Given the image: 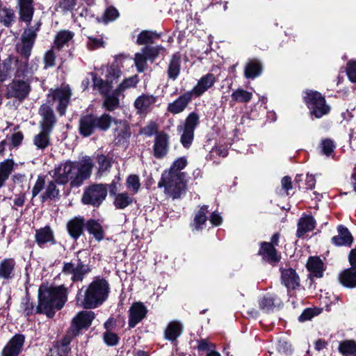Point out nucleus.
Wrapping results in <instances>:
<instances>
[{
    "instance_id": "1",
    "label": "nucleus",
    "mask_w": 356,
    "mask_h": 356,
    "mask_svg": "<svg viewBox=\"0 0 356 356\" xmlns=\"http://www.w3.org/2000/svg\"><path fill=\"white\" fill-rule=\"evenodd\" d=\"M186 172L172 174L163 172L158 182V188H164L165 195L172 198L180 199L187 191Z\"/></svg>"
},
{
    "instance_id": "2",
    "label": "nucleus",
    "mask_w": 356,
    "mask_h": 356,
    "mask_svg": "<svg viewBox=\"0 0 356 356\" xmlns=\"http://www.w3.org/2000/svg\"><path fill=\"white\" fill-rule=\"evenodd\" d=\"M65 291H38V305L36 312L44 313L48 317L54 315V309H60L65 301Z\"/></svg>"
},
{
    "instance_id": "3",
    "label": "nucleus",
    "mask_w": 356,
    "mask_h": 356,
    "mask_svg": "<svg viewBox=\"0 0 356 356\" xmlns=\"http://www.w3.org/2000/svg\"><path fill=\"white\" fill-rule=\"evenodd\" d=\"M92 80V88L99 94H106L112 90L114 83H117L122 74L117 59L106 67L105 79L99 76L95 72H90Z\"/></svg>"
},
{
    "instance_id": "4",
    "label": "nucleus",
    "mask_w": 356,
    "mask_h": 356,
    "mask_svg": "<svg viewBox=\"0 0 356 356\" xmlns=\"http://www.w3.org/2000/svg\"><path fill=\"white\" fill-rule=\"evenodd\" d=\"M92 271L90 259L88 256H83L82 252H76V256L70 262H64L62 272L66 275H71L73 282H82L84 277Z\"/></svg>"
},
{
    "instance_id": "5",
    "label": "nucleus",
    "mask_w": 356,
    "mask_h": 356,
    "mask_svg": "<svg viewBox=\"0 0 356 356\" xmlns=\"http://www.w3.org/2000/svg\"><path fill=\"white\" fill-rule=\"evenodd\" d=\"M303 102L312 118L320 119L328 115L331 111V107L327 104L325 97L316 90H306L303 96Z\"/></svg>"
},
{
    "instance_id": "6",
    "label": "nucleus",
    "mask_w": 356,
    "mask_h": 356,
    "mask_svg": "<svg viewBox=\"0 0 356 356\" xmlns=\"http://www.w3.org/2000/svg\"><path fill=\"white\" fill-rule=\"evenodd\" d=\"M37 33L33 31V27L25 30L22 35V47L18 50L20 54L21 60L19 67L16 70L15 77H21L27 72L29 67V60L31 54L33 47L37 38Z\"/></svg>"
},
{
    "instance_id": "7",
    "label": "nucleus",
    "mask_w": 356,
    "mask_h": 356,
    "mask_svg": "<svg viewBox=\"0 0 356 356\" xmlns=\"http://www.w3.org/2000/svg\"><path fill=\"white\" fill-rule=\"evenodd\" d=\"M108 194L107 184H92L84 188L81 203L84 205L99 208Z\"/></svg>"
},
{
    "instance_id": "8",
    "label": "nucleus",
    "mask_w": 356,
    "mask_h": 356,
    "mask_svg": "<svg viewBox=\"0 0 356 356\" xmlns=\"http://www.w3.org/2000/svg\"><path fill=\"white\" fill-rule=\"evenodd\" d=\"M108 291H79L76 295L77 305L86 309L95 308L107 297Z\"/></svg>"
},
{
    "instance_id": "9",
    "label": "nucleus",
    "mask_w": 356,
    "mask_h": 356,
    "mask_svg": "<svg viewBox=\"0 0 356 356\" xmlns=\"http://www.w3.org/2000/svg\"><path fill=\"white\" fill-rule=\"evenodd\" d=\"M77 168V162L67 160L60 163L54 170L53 178L58 185H65L70 182L75 177V170Z\"/></svg>"
},
{
    "instance_id": "10",
    "label": "nucleus",
    "mask_w": 356,
    "mask_h": 356,
    "mask_svg": "<svg viewBox=\"0 0 356 356\" xmlns=\"http://www.w3.org/2000/svg\"><path fill=\"white\" fill-rule=\"evenodd\" d=\"M72 95L69 85L49 90L48 97H51L53 101L58 102L56 110L60 116L65 115Z\"/></svg>"
},
{
    "instance_id": "11",
    "label": "nucleus",
    "mask_w": 356,
    "mask_h": 356,
    "mask_svg": "<svg viewBox=\"0 0 356 356\" xmlns=\"http://www.w3.org/2000/svg\"><path fill=\"white\" fill-rule=\"evenodd\" d=\"M94 318L95 313L92 311H82L79 312L72 321L69 333L71 334L72 337L77 336L81 330L88 328L90 326Z\"/></svg>"
},
{
    "instance_id": "12",
    "label": "nucleus",
    "mask_w": 356,
    "mask_h": 356,
    "mask_svg": "<svg viewBox=\"0 0 356 356\" xmlns=\"http://www.w3.org/2000/svg\"><path fill=\"white\" fill-rule=\"evenodd\" d=\"M31 90V87L28 82L14 79L8 87L7 97H14L22 102L28 98Z\"/></svg>"
},
{
    "instance_id": "13",
    "label": "nucleus",
    "mask_w": 356,
    "mask_h": 356,
    "mask_svg": "<svg viewBox=\"0 0 356 356\" xmlns=\"http://www.w3.org/2000/svg\"><path fill=\"white\" fill-rule=\"evenodd\" d=\"M257 254L261 257L262 261L275 266L281 260V255L277 250L267 241L259 243Z\"/></svg>"
},
{
    "instance_id": "14",
    "label": "nucleus",
    "mask_w": 356,
    "mask_h": 356,
    "mask_svg": "<svg viewBox=\"0 0 356 356\" xmlns=\"http://www.w3.org/2000/svg\"><path fill=\"white\" fill-rule=\"evenodd\" d=\"M93 164L90 158L82 161L80 165L77 163V168L75 170V177L70 182L72 188L80 186L83 182L88 179L92 173Z\"/></svg>"
},
{
    "instance_id": "15",
    "label": "nucleus",
    "mask_w": 356,
    "mask_h": 356,
    "mask_svg": "<svg viewBox=\"0 0 356 356\" xmlns=\"http://www.w3.org/2000/svg\"><path fill=\"white\" fill-rule=\"evenodd\" d=\"M35 242L40 248H45L49 245H54L57 241L54 232L49 225H46L35 230Z\"/></svg>"
},
{
    "instance_id": "16",
    "label": "nucleus",
    "mask_w": 356,
    "mask_h": 356,
    "mask_svg": "<svg viewBox=\"0 0 356 356\" xmlns=\"http://www.w3.org/2000/svg\"><path fill=\"white\" fill-rule=\"evenodd\" d=\"M113 123L116 125V128L114 129L115 145H122L128 143L131 133L130 126L127 121L115 118Z\"/></svg>"
},
{
    "instance_id": "17",
    "label": "nucleus",
    "mask_w": 356,
    "mask_h": 356,
    "mask_svg": "<svg viewBox=\"0 0 356 356\" xmlns=\"http://www.w3.org/2000/svg\"><path fill=\"white\" fill-rule=\"evenodd\" d=\"M193 97L192 92L190 90L179 95L172 102L168 104L167 111L172 115H177L182 113L188 107Z\"/></svg>"
},
{
    "instance_id": "18",
    "label": "nucleus",
    "mask_w": 356,
    "mask_h": 356,
    "mask_svg": "<svg viewBox=\"0 0 356 356\" xmlns=\"http://www.w3.org/2000/svg\"><path fill=\"white\" fill-rule=\"evenodd\" d=\"M169 136L164 131L157 134L153 145V154L156 159H163L169 152Z\"/></svg>"
},
{
    "instance_id": "19",
    "label": "nucleus",
    "mask_w": 356,
    "mask_h": 356,
    "mask_svg": "<svg viewBox=\"0 0 356 356\" xmlns=\"http://www.w3.org/2000/svg\"><path fill=\"white\" fill-rule=\"evenodd\" d=\"M39 114L42 116L40 126L42 130L52 132L56 123V118L53 109L48 105L43 104L39 108Z\"/></svg>"
},
{
    "instance_id": "20",
    "label": "nucleus",
    "mask_w": 356,
    "mask_h": 356,
    "mask_svg": "<svg viewBox=\"0 0 356 356\" xmlns=\"http://www.w3.org/2000/svg\"><path fill=\"white\" fill-rule=\"evenodd\" d=\"M216 81L217 78L213 73H207L198 80L197 85L190 91L192 92L193 96L200 97L211 88Z\"/></svg>"
},
{
    "instance_id": "21",
    "label": "nucleus",
    "mask_w": 356,
    "mask_h": 356,
    "mask_svg": "<svg viewBox=\"0 0 356 356\" xmlns=\"http://www.w3.org/2000/svg\"><path fill=\"white\" fill-rule=\"evenodd\" d=\"M90 113L93 122L95 134L97 131H107L111 127L113 122L115 120V118L107 113H103L99 115L93 113Z\"/></svg>"
},
{
    "instance_id": "22",
    "label": "nucleus",
    "mask_w": 356,
    "mask_h": 356,
    "mask_svg": "<svg viewBox=\"0 0 356 356\" xmlns=\"http://www.w3.org/2000/svg\"><path fill=\"white\" fill-rule=\"evenodd\" d=\"M24 343L22 334L15 335L1 351V356H18Z\"/></svg>"
},
{
    "instance_id": "23",
    "label": "nucleus",
    "mask_w": 356,
    "mask_h": 356,
    "mask_svg": "<svg viewBox=\"0 0 356 356\" xmlns=\"http://www.w3.org/2000/svg\"><path fill=\"white\" fill-rule=\"evenodd\" d=\"M66 227L70 237L76 241L86 228L85 219L81 216L74 217L67 222Z\"/></svg>"
},
{
    "instance_id": "24",
    "label": "nucleus",
    "mask_w": 356,
    "mask_h": 356,
    "mask_svg": "<svg viewBox=\"0 0 356 356\" xmlns=\"http://www.w3.org/2000/svg\"><path fill=\"white\" fill-rule=\"evenodd\" d=\"M337 232L338 235L331 238L332 243L336 246H351L354 238L349 229L343 225H339Z\"/></svg>"
},
{
    "instance_id": "25",
    "label": "nucleus",
    "mask_w": 356,
    "mask_h": 356,
    "mask_svg": "<svg viewBox=\"0 0 356 356\" xmlns=\"http://www.w3.org/2000/svg\"><path fill=\"white\" fill-rule=\"evenodd\" d=\"M78 131L83 138H88L95 134L90 113L81 115L78 122Z\"/></svg>"
},
{
    "instance_id": "26",
    "label": "nucleus",
    "mask_w": 356,
    "mask_h": 356,
    "mask_svg": "<svg viewBox=\"0 0 356 356\" xmlns=\"http://www.w3.org/2000/svg\"><path fill=\"white\" fill-rule=\"evenodd\" d=\"M147 310L141 302H135L129 309V326L134 327L146 316Z\"/></svg>"
},
{
    "instance_id": "27",
    "label": "nucleus",
    "mask_w": 356,
    "mask_h": 356,
    "mask_svg": "<svg viewBox=\"0 0 356 356\" xmlns=\"http://www.w3.org/2000/svg\"><path fill=\"white\" fill-rule=\"evenodd\" d=\"M181 63V54L179 51L174 53L170 59L167 68L168 79L175 81L180 74Z\"/></svg>"
},
{
    "instance_id": "28",
    "label": "nucleus",
    "mask_w": 356,
    "mask_h": 356,
    "mask_svg": "<svg viewBox=\"0 0 356 356\" xmlns=\"http://www.w3.org/2000/svg\"><path fill=\"white\" fill-rule=\"evenodd\" d=\"M297 226L296 235L298 238H302L306 233L315 229L316 220L312 215H305L299 219Z\"/></svg>"
},
{
    "instance_id": "29",
    "label": "nucleus",
    "mask_w": 356,
    "mask_h": 356,
    "mask_svg": "<svg viewBox=\"0 0 356 356\" xmlns=\"http://www.w3.org/2000/svg\"><path fill=\"white\" fill-rule=\"evenodd\" d=\"M282 283L287 289H296L299 286L300 278L295 269H284L281 272Z\"/></svg>"
},
{
    "instance_id": "30",
    "label": "nucleus",
    "mask_w": 356,
    "mask_h": 356,
    "mask_svg": "<svg viewBox=\"0 0 356 356\" xmlns=\"http://www.w3.org/2000/svg\"><path fill=\"white\" fill-rule=\"evenodd\" d=\"M306 268L310 275L316 277L320 278L323 275L324 264L319 257L310 256L307 259Z\"/></svg>"
},
{
    "instance_id": "31",
    "label": "nucleus",
    "mask_w": 356,
    "mask_h": 356,
    "mask_svg": "<svg viewBox=\"0 0 356 356\" xmlns=\"http://www.w3.org/2000/svg\"><path fill=\"white\" fill-rule=\"evenodd\" d=\"M16 262L13 258H5L0 262V278L10 280L15 276Z\"/></svg>"
},
{
    "instance_id": "32",
    "label": "nucleus",
    "mask_w": 356,
    "mask_h": 356,
    "mask_svg": "<svg viewBox=\"0 0 356 356\" xmlns=\"http://www.w3.org/2000/svg\"><path fill=\"white\" fill-rule=\"evenodd\" d=\"M86 229L97 241H101L105 237V232L99 220L90 218L86 222Z\"/></svg>"
},
{
    "instance_id": "33",
    "label": "nucleus",
    "mask_w": 356,
    "mask_h": 356,
    "mask_svg": "<svg viewBox=\"0 0 356 356\" xmlns=\"http://www.w3.org/2000/svg\"><path fill=\"white\" fill-rule=\"evenodd\" d=\"M263 70L261 62L256 58L249 60L244 68V76L246 79H254L261 75Z\"/></svg>"
},
{
    "instance_id": "34",
    "label": "nucleus",
    "mask_w": 356,
    "mask_h": 356,
    "mask_svg": "<svg viewBox=\"0 0 356 356\" xmlns=\"http://www.w3.org/2000/svg\"><path fill=\"white\" fill-rule=\"evenodd\" d=\"M209 212V206L203 205L200 209L195 213L193 221L191 222L190 227L192 231H200L203 229V226L205 225L208 217L207 214Z\"/></svg>"
},
{
    "instance_id": "35",
    "label": "nucleus",
    "mask_w": 356,
    "mask_h": 356,
    "mask_svg": "<svg viewBox=\"0 0 356 356\" xmlns=\"http://www.w3.org/2000/svg\"><path fill=\"white\" fill-rule=\"evenodd\" d=\"M258 302L259 308L266 312L273 310L275 307H279L282 304V301L279 298L270 294L261 298Z\"/></svg>"
},
{
    "instance_id": "36",
    "label": "nucleus",
    "mask_w": 356,
    "mask_h": 356,
    "mask_svg": "<svg viewBox=\"0 0 356 356\" xmlns=\"http://www.w3.org/2000/svg\"><path fill=\"white\" fill-rule=\"evenodd\" d=\"M341 284L348 288L356 287V269L350 267L339 274Z\"/></svg>"
},
{
    "instance_id": "37",
    "label": "nucleus",
    "mask_w": 356,
    "mask_h": 356,
    "mask_svg": "<svg viewBox=\"0 0 356 356\" xmlns=\"http://www.w3.org/2000/svg\"><path fill=\"white\" fill-rule=\"evenodd\" d=\"M74 36V33L69 30L58 31L55 37L54 48L60 51L64 45L70 41Z\"/></svg>"
},
{
    "instance_id": "38",
    "label": "nucleus",
    "mask_w": 356,
    "mask_h": 356,
    "mask_svg": "<svg viewBox=\"0 0 356 356\" xmlns=\"http://www.w3.org/2000/svg\"><path fill=\"white\" fill-rule=\"evenodd\" d=\"M51 134L50 131L41 129L40 133L34 136L33 144L38 149H45L51 145Z\"/></svg>"
},
{
    "instance_id": "39",
    "label": "nucleus",
    "mask_w": 356,
    "mask_h": 356,
    "mask_svg": "<svg viewBox=\"0 0 356 356\" xmlns=\"http://www.w3.org/2000/svg\"><path fill=\"white\" fill-rule=\"evenodd\" d=\"M14 164L13 159H6L0 163V188L5 185L13 170Z\"/></svg>"
},
{
    "instance_id": "40",
    "label": "nucleus",
    "mask_w": 356,
    "mask_h": 356,
    "mask_svg": "<svg viewBox=\"0 0 356 356\" xmlns=\"http://www.w3.org/2000/svg\"><path fill=\"white\" fill-rule=\"evenodd\" d=\"M156 99L157 97L154 95L143 94L135 100L134 106L140 111H145Z\"/></svg>"
},
{
    "instance_id": "41",
    "label": "nucleus",
    "mask_w": 356,
    "mask_h": 356,
    "mask_svg": "<svg viewBox=\"0 0 356 356\" xmlns=\"http://www.w3.org/2000/svg\"><path fill=\"white\" fill-rule=\"evenodd\" d=\"M160 38V33H157L156 31L145 30L142 31L138 35L136 43L140 45H147L148 44H153L155 40L159 39Z\"/></svg>"
},
{
    "instance_id": "42",
    "label": "nucleus",
    "mask_w": 356,
    "mask_h": 356,
    "mask_svg": "<svg viewBox=\"0 0 356 356\" xmlns=\"http://www.w3.org/2000/svg\"><path fill=\"white\" fill-rule=\"evenodd\" d=\"M166 49L162 45L155 47L146 45L142 49V52L146 56L147 60L154 63L161 53L165 52Z\"/></svg>"
},
{
    "instance_id": "43",
    "label": "nucleus",
    "mask_w": 356,
    "mask_h": 356,
    "mask_svg": "<svg viewBox=\"0 0 356 356\" xmlns=\"http://www.w3.org/2000/svg\"><path fill=\"white\" fill-rule=\"evenodd\" d=\"M181 332V324L177 321H172L168 324L165 330V336L167 339L174 341L180 336Z\"/></svg>"
},
{
    "instance_id": "44",
    "label": "nucleus",
    "mask_w": 356,
    "mask_h": 356,
    "mask_svg": "<svg viewBox=\"0 0 356 356\" xmlns=\"http://www.w3.org/2000/svg\"><path fill=\"white\" fill-rule=\"evenodd\" d=\"M1 12L3 15L0 13V22L6 28H10L15 22L16 16L15 11L11 8L4 6L1 8Z\"/></svg>"
},
{
    "instance_id": "45",
    "label": "nucleus",
    "mask_w": 356,
    "mask_h": 356,
    "mask_svg": "<svg viewBox=\"0 0 356 356\" xmlns=\"http://www.w3.org/2000/svg\"><path fill=\"white\" fill-rule=\"evenodd\" d=\"M133 202L134 198L127 193H119L114 197L113 205L117 209H124L131 205Z\"/></svg>"
},
{
    "instance_id": "46",
    "label": "nucleus",
    "mask_w": 356,
    "mask_h": 356,
    "mask_svg": "<svg viewBox=\"0 0 356 356\" xmlns=\"http://www.w3.org/2000/svg\"><path fill=\"white\" fill-rule=\"evenodd\" d=\"M103 97V107L106 111H113L120 107V98L111 96L110 92L100 94Z\"/></svg>"
},
{
    "instance_id": "47",
    "label": "nucleus",
    "mask_w": 356,
    "mask_h": 356,
    "mask_svg": "<svg viewBox=\"0 0 356 356\" xmlns=\"http://www.w3.org/2000/svg\"><path fill=\"white\" fill-rule=\"evenodd\" d=\"M231 98L235 102L248 103L252 99V93L243 88H238L232 93Z\"/></svg>"
},
{
    "instance_id": "48",
    "label": "nucleus",
    "mask_w": 356,
    "mask_h": 356,
    "mask_svg": "<svg viewBox=\"0 0 356 356\" xmlns=\"http://www.w3.org/2000/svg\"><path fill=\"white\" fill-rule=\"evenodd\" d=\"M188 164V161L186 156H181L175 159L171 164L169 169L165 170L163 172H166L172 174L182 173L181 170L184 169Z\"/></svg>"
},
{
    "instance_id": "49",
    "label": "nucleus",
    "mask_w": 356,
    "mask_h": 356,
    "mask_svg": "<svg viewBox=\"0 0 356 356\" xmlns=\"http://www.w3.org/2000/svg\"><path fill=\"white\" fill-rule=\"evenodd\" d=\"M34 11V6H19V20L29 24L33 19Z\"/></svg>"
},
{
    "instance_id": "50",
    "label": "nucleus",
    "mask_w": 356,
    "mask_h": 356,
    "mask_svg": "<svg viewBox=\"0 0 356 356\" xmlns=\"http://www.w3.org/2000/svg\"><path fill=\"white\" fill-rule=\"evenodd\" d=\"M339 352L346 356L356 355V342L353 340H346L340 343Z\"/></svg>"
},
{
    "instance_id": "51",
    "label": "nucleus",
    "mask_w": 356,
    "mask_h": 356,
    "mask_svg": "<svg viewBox=\"0 0 356 356\" xmlns=\"http://www.w3.org/2000/svg\"><path fill=\"white\" fill-rule=\"evenodd\" d=\"M199 122L198 114L195 112H191L186 117L183 129L195 131Z\"/></svg>"
},
{
    "instance_id": "52",
    "label": "nucleus",
    "mask_w": 356,
    "mask_h": 356,
    "mask_svg": "<svg viewBox=\"0 0 356 356\" xmlns=\"http://www.w3.org/2000/svg\"><path fill=\"white\" fill-rule=\"evenodd\" d=\"M126 186L131 189L134 194L137 193L140 188L139 177L137 175H130L126 180Z\"/></svg>"
},
{
    "instance_id": "53",
    "label": "nucleus",
    "mask_w": 356,
    "mask_h": 356,
    "mask_svg": "<svg viewBox=\"0 0 356 356\" xmlns=\"http://www.w3.org/2000/svg\"><path fill=\"white\" fill-rule=\"evenodd\" d=\"M86 289H109V284L103 277L96 276Z\"/></svg>"
},
{
    "instance_id": "54",
    "label": "nucleus",
    "mask_w": 356,
    "mask_h": 356,
    "mask_svg": "<svg viewBox=\"0 0 356 356\" xmlns=\"http://www.w3.org/2000/svg\"><path fill=\"white\" fill-rule=\"evenodd\" d=\"M321 153L329 156L334 152L336 145L332 139L325 138L321 142Z\"/></svg>"
},
{
    "instance_id": "55",
    "label": "nucleus",
    "mask_w": 356,
    "mask_h": 356,
    "mask_svg": "<svg viewBox=\"0 0 356 356\" xmlns=\"http://www.w3.org/2000/svg\"><path fill=\"white\" fill-rule=\"evenodd\" d=\"M195 131L183 129V133L180 138V142L184 147L188 149L194 139Z\"/></svg>"
},
{
    "instance_id": "56",
    "label": "nucleus",
    "mask_w": 356,
    "mask_h": 356,
    "mask_svg": "<svg viewBox=\"0 0 356 356\" xmlns=\"http://www.w3.org/2000/svg\"><path fill=\"white\" fill-rule=\"evenodd\" d=\"M56 183L55 181H49L47 184V187L46 188V195L49 197V200H54V199H59L60 195V191L56 186Z\"/></svg>"
},
{
    "instance_id": "57",
    "label": "nucleus",
    "mask_w": 356,
    "mask_h": 356,
    "mask_svg": "<svg viewBox=\"0 0 356 356\" xmlns=\"http://www.w3.org/2000/svg\"><path fill=\"white\" fill-rule=\"evenodd\" d=\"M56 58V54L52 49L47 51L43 57L44 68L47 69L54 67Z\"/></svg>"
},
{
    "instance_id": "58",
    "label": "nucleus",
    "mask_w": 356,
    "mask_h": 356,
    "mask_svg": "<svg viewBox=\"0 0 356 356\" xmlns=\"http://www.w3.org/2000/svg\"><path fill=\"white\" fill-rule=\"evenodd\" d=\"M31 297L28 291H25V297L22 299L20 308L23 310L26 315H29L33 313L34 310L33 304L30 301Z\"/></svg>"
},
{
    "instance_id": "59",
    "label": "nucleus",
    "mask_w": 356,
    "mask_h": 356,
    "mask_svg": "<svg viewBox=\"0 0 356 356\" xmlns=\"http://www.w3.org/2000/svg\"><path fill=\"white\" fill-rule=\"evenodd\" d=\"M120 15L118 10L113 6H111L106 8L104 14V20L106 22H113Z\"/></svg>"
},
{
    "instance_id": "60",
    "label": "nucleus",
    "mask_w": 356,
    "mask_h": 356,
    "mask_svg": "<svg viewBox=\"0 0 356 356\" xmlns=\"http://www.w3.org/2000/svg\"><path fill=\"white\" fill-rule=\"evenodd\" d=\"M147 59L145 54H136L135 58V63L138 72H143L147 67Z\"/></svg>"
},
{
    "instance_id": "61",
    "label": "nucleus",
    "mask_w": 356,
    "mask_h": 356,
    "mask_svg": "<svg viewBox=\"0 0 356 356\" xmlns=\"http://www.w3.org/2000/svg\"><path fill=\"white\" fill-rule=\"evenodd\" d=\"M44 186L45 177L44 176L39 175L32 189V198L36 197L44 188Z\"/></svg>"
},
{
    "instance_id": "62",
    "label": "nucleus",
    "mask_w": 356,
    "mask_h": 356,
    "mask_svg": "<svg viewBox=\"0 0 356 356\" xmlns=\"http://www.w3.org/2000/svg\"><path fill=\"white\" fill-rule=\"evenodd\" d=\"M138 81V76L135 74L129 78L124 79L119 85L125 90L129 88L136 87Z\"/></svg>"
},
{
    "instance_id": "63",
    "label": "nucleus",
    "mask_w": 356,
    "mask_h": 356,
    "mask_svg": "<svg viewBox=\"0 0 356 356\" xmlns=\"http://www.w3.org/2000/svg\"><path fill=\"white\" fill-rule=\"evenodd\" d=\"M88 48L90 50L97 49L101 47H104V41L102 38H98L95 37H88V42L87 44Z\"/></svg>"
},
{
    "instance_id": "64",
    "label": "nucleus",
    "mask_w": 356,
    "mask_h": 356,
    "mask_svg": "<svg viewBox=\"0 0 356 356\" xmlns=\"http://www.w3.org/2000/svg\"><path fill=\"white\" fill-rule=\"evenodd\" d=\"M346 73L349 80L356 83V61H349L347 63Z\"/></svg>"
}]
</instances>
